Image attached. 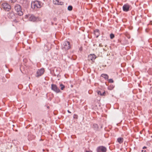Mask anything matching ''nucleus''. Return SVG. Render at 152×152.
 <instances>
[{
    "instance_id": "1",
    "label": "nucleus",
    "mask_w": 152,
    "mask_h": 152,
    "mask_svg": "<svg viewBox=\"0 0 152 152\" xmlns=\"http://www.w3.org/2000/svg\"><path fill=\"white\" fill-rule=\"evenodd\" d=\"M31 7L33 9L40 8L42 7L41 3L38 1H35L32 2Z\"/></svg>"
},
{
    "instance_id": "2",
    "label": "nucleus",
    "mask_w": 152,
    "mask_h": 152,
    "mask_svg": "<svg viewBox=\"0 0 152 152\" xmlns=\"http://www.w3.org/2000/svg\"><path fill=\"white\" fill-rule=\"evenodd\" d=\"M15 10L17 12L18 15L20 16L23 15V13L21 10L20 6L19 4H17L15 7Z\"/></svg>"
},
{
    "instance_id": "3",
    "label": "nucleus",
    "mask_w": 152,
    "mask_h": 152,
    "mask_svg": "<svg viewBox=\"0 0 152 152\" xmlns=\"http://www.w3.org/2000/svg\"><path fill=\"white\" fill-rule=\"evenodd\" d=\"M62 49L64 50H67L70 48L69 42L68 41L64 42L61 46Z\"/></svg>"
},
{
    "instance_id": "4",
    "label": "nucleus",
    "mask_w": 152,
    "mask_h": 152,
    "mask_svg": "<svg viewBox=\"0 0 152 152\" xmlns=\"http://www.w3.org/2000/svg\"><path fill=\"white\" fill-rule=\"evenodd\" d=\"M51 86V89L55 92L56 93H58L60 92V90L56 85L52 84Z\"/></svg>"
},
{
    "instance_id": "5",
    "label": "nucleus",
    "mask_w": 152,
    "mask_h": 152,
    "mask_svg": "<svg viewBox=\"0 0 152 152\" xmlns=\"http://www.w3.org/2000/svg\"><path fill=\"white\" fill-rule=\"evenodd\" d=\"M2 6L3 9L7 11H9L11 9L10 5L6 3H3L2 4Z\"/></svg>"
},
{
    "instance_id": "6",
    "label": "nucleus",
    "mask_w": 152,
    "mask_h": 152,
    "mask_svg": "<svg viewBox=\"0 0 152 152\" xmlns=\"http://www.w3.org/2000/svg\"><path fill=\"white\" fill-rule=\"evenodd\" d=\"M96 150L97 152H106L107 148L105 147L101 146L98 147Z\"/></svg>"
},
{
    "instance_id": "7",
    "label": "nucleus",
    "mask_w": 152,
    "mask_h": 152,
    "mask_svg": "<svg viewBox=\"0 0 152 152\" xmlns=\"http://www.w3.org/2000/svg\"><path fill=\"white\" fill-rule=\"evenodd\" d=\"M44 72V70L43 69H38L36 72V77H39L41 76L43 74Z\"/></svg>"
},
{
    "instance_id": "8",
    "label": "nucleus",
    "mask_w": 152,
    "mask_h": 152,
    "mask_svg": "<svg viewBox=\"0 0 152 152\" xmlns=\"http://www.w3.org/2000/svg\"><path fill=\"white\" fill-rule=\"evenodd\" d=\"M130 6L128 4H124L123 6V10L124 12H128L129 11Z\"/></svg>"
},
{
    "instance_id": "9",
    "label": "nucleus",
    "mask_w": 152,
    "mask_h": 152,
    "mask_svg": "<svg viewBox=\"0 0 152 152\" xmlns=\"http://www.w3.org/2000/svg\"><path fill=\"white\" fill-rule=\"evenodd\" d=\"M96 58V55L94 54H90L88 56V59L89 60L91 61H93Z\"/></svg>"
},
{
    "instance_id": "10",
    "label": "nucleus",
    "mask_w": 152,
    "mask_h": 152,
    "mask_svg": "<svg viewBox=\"0 0 152 152\" xmlns=\"http://www.w3.org/2000/svg\"><path fill=\"white\" fill-rule=\"evenodd\" d=\"M53 3L54 4L56 5H61L63 4V2H59L58 0H53Z\"/></svg>"
},
{
    "instance_id": "11",
    "label": "nucleus",
    "mask_w": 152,
    "mask_h": 152,
    "mask_svg": "<svg viewBox=\"0 0 152 152\" xmlns=\"http://www.w3.org/2000/svg\"><path fill=\"white\" fill-rule=\"evenodd\" d=\"M37 20V18L33 15H31L29 18V20L33 22L36 21Z\"/></svg>"
},
{
    "instance_id": "12",
    "label": "nucleus",
    "mask_w": 152,
    "mask_h": 152,
    "mask_svg": "<svg viewBox=\"0 0 152 152\" xmlns=\"http://www.w3.org/2000/svg\"><path fill=\"white\" fill-rule=\"evenodd\" d=\"M94 34L96 36V38H97L99 36L100 34L99 30L96 29L94 31Z\"/></svg>"
},
{
    "instance_id": "13",
    "label": "nucleus",
    "mask_w": 152,
    "mask_h": 152,
    "mask_svg": "<svg viewBox=\"0 0 152 152\" xmlns=\"http://www.w3.org/2000/svg\"><path fill=\"white\" fill-rule=\"evenodd\" d=\"M101 76L104 78L106 80H108V76L106 74H102Z\"/></svg>"
},
{
    "instance_id": "14",
    "label": "nucleus",
    "mask_w": 152,
    "mask_h": 152,
    "mask_svg": "<svg viewBox=\"0 0 152 152\" xmlns=\"http://www.w3.org/2000/svg\"><path fill=\"white\" fill-rule=\"evenodd\" d=\"M123 138L121 137H119L117 139L118 142L120 143H122L123 142Z\"/></svg>"
},
{
    "instance_id": "15",
    "label": "nucleus",
    "mask_w": 152,
    "mask_h": 152,
    "mask_svg": "<svg viewBox=\"0 0 152 152\" xmlns=\"http://www.w3.org/2000/svg\"><path fill=\"white\" fill-rule=\"evenodd\" d=\"M93 127L95 129H96L98 128V126L96 124H94L93 125Z\"/></svg>"
},
{
    "instance_id": "16",
    "label": "nucleus",
    "mask_w": 152,
    "mask_h": 152,
    "mask_svg": "<svg viewBox=\"0 0 152 152\" xmlns=\"http://www.w3.org/2000/svg\"><path fill=\"white\" fill-rule=\"evenodd\" d=\"M60 86L61 87V90H63L65 88V86L62 84H60Z\"/></svg>"
},
{
    "instance_id": "17",
    "label": "nucleus",
    "mask_w": 152,
    "mask_h": 152,
    "mask_svg": "<svg viewBox=\"0 0 152 152\" xmlns=\"http://www.w3.org/2000/svg\"><path fill=\"white\" fill-rule=\"evenodd\" d=\"M68 10L69 11H71L72 10V7L71 6H69L68 7Z\"/></svg>"
},
{
    "instance_id": "18",
    "label": "nucleus",
    "mask_w": 152,
    "mask_h": 152,
    "mask_svg": "<svg viewBox=\"0 0 152 152\" xmlns=\"http://www.w3.org/2000/svg\"><path fill=\"white\" fill-rule=\"evenodd\" d=\"M98 94H100L101 96H103L104 95V94H105V92H104L102 94L101 93V92L100 91H98Z\"/></svg>"
},
{
    "instance_id": "19",
    "label": "nucleus",
    "mask_w": 152,
    "mask_h": 152,
    "mask_svg": "<svg viewBox=\"0 0 152 152\" xmlns=\"http://www.w3.org/2000/svg\"><path fill=\"white\" fill-rule=\"evenodd\" d=\"M110 38L111 39H113L114 37V35L113 34H110Z\"/></svg>"
},
{
    "instance_id": "20",
    "label": "nucleus",
    "mask_w": 152,
    "mask_h": 152,
    "mask_svg": "<svg viewBox=\"0 0 152 152\" xmlns=\"http://www.w3.org/2000/svg\"><path fill=\"white\" fill-rule=\"evenodd\" d=\"M109 82L110 83H113V80L112 79H110L108 80Z\"/></svg>"
},
{
    "instance_id": "21",
    "label": "nucleus",
    "mask_w": 152,
    "mask_h": 152,
    "mask_svg": "<svg viewBox=\"0 0 152 152\" xmlns=\"http://www.w3.org/2000/svg\"><path fill=\"white\" fill-rule=\"evenodd\" d=\"M74 118H77V115H74Z\"/></svg>"
},
{
    "instance_id": "22",
    "label": "nucleus",
    "mask_w": 152,
    "mask_h": 152,
    "mask_svg": "<svg viewBox=\"0 0 152 152\" xmlns=\"http://www.w3.org/2000/svg\"><path fill=\"white\" fill-rule=\"evenodd\" d=\"M99 46L100 47H101L102 46V45L101 44H99Z\"/></svg>"
},
{
    "instance_id": "23",
    "label": "nucleus",
    "mask_w": 152,
    "mask_h": 152,
    "mask_svg": "<svg viewBox=\"0 0 152 152\" xmlns=\"http://www.w3.org/2000/svg\"><path fill=\"white\" fill-rule=\"evenodd\" d=\"M146 148V147H145V146H144L143 148V149H145Z\"/></svg>"
},
{
    "instance_id": "24",
    "label": "nucleus",
    "mask_w": 152,
    "mask_h": 152,
    "mask_svg": "<svg viewBox=\"0 0 152 152\" xmlns=\"http://www.w3.org/2000/svg\"><path fill=\"white\" fill-rule=\"evenodd\" d=\"M141 152H147L146 151L142 150Z\"/></svg>"
},
{
    "instance_id": "25",
    "label": "nucleus",
    "mask_w": 152,
    "mask_h": 152,
    "mask_svg": "<svg viewBox=\"0 0 152 152\" xmlns=\"http://www.w3.org/2000/svg\"><path fill=\"white\" fill-rule=\"evenodd\" d=\"M86 152H92V151H86Z\"/></svg>"
},
{
    "instance_id": "26",
    "label": "nucleus",
    "mask_w": 152,
    "mask_h": 152,
    "mask_svg": "<svg viewBox=\"0 0 152 152\" xmlns=\"http://www.w3.org/2000/svg\"><path fill=\"white\" fill-rule=\"evenodd\" d=\"M68 112L69 113H71V112H70L69 111V110H68Z\"/></svg>"
}]
</instances>
